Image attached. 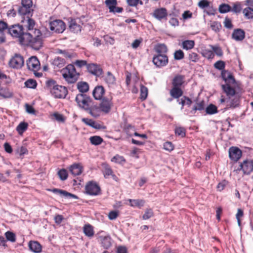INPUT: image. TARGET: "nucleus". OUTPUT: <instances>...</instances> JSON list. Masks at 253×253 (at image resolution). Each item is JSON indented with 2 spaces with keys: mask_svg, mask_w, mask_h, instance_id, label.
Returning a JSON list of instances; mask_svg holds the SVG:
<instances>
[{
  "mask_svg": "<svg viewBox=\"0 0 253 253\" xmlns=\"http://www.w3.org/2000/svg\"><path fill=\"white\" fill-rule=\"evenodd\" d=\"M195 45V42L193 40H185L182 42V47L184 49L190 50Z\"/></svg>",
  "mask_w": 253,
  "mask_h": 253,
  "instance_id": "36",
  "label": "nucleus"
},
{
  "mask_svg": "<svg viewBox=\"0 0 253 253\" xmlns=\"http://www.w3.org/2000/svg\"><path fill=\"white\" fill-rule=\"evenodd\" d=\"M52 64L54 66H56L57 68H61L65 65V61L62 58L57 57L53 60Z\"/></svg>",
  "mask_w": 253,
  "mask_h": 253,
  "instance_id": "37",
  "label": "nucleus"
},
{
  "mask_svg": "<svg viewBox=\"0 0 253 253\" xmlns=\"http://www.w3.org/2000/svg\"><path fill=\"white\" fill-rule=\"evenodd\" d=\"M223 24L224 27L228 29H231L233 27L231 19L227 17H225Z\"/></svg>",
  "mask_w": 253,
  "mask_h": 253,
  "instance_id": "62",
  "label": "nucleus"
},
{
  "mask_svg": "<svg viewBox=\"0 0 253 253\" xmlns=\"http://www.w3.org/2000/svg\"><path fill=\"white\" fill-rule=\"evenodd\" d=\"M23 57L20 54H16L9 61V65L14 69H20L24 65Z\"/></svg>",
  "mask_w": 253,
  "mask_h": 253,
  "instance_id": "7",
  "label": "nucleus"
},
{
  "mask_svg": "<svg viewBox=\"0 0 253 253\" xmlns=\"http://www.w3.org/2000/svg\"><path fill=\"white\" fill-rule=\"evenodd\" d=\"M214 67L218 70H222L225 68V63L221 60L218 61L214 63Z\"/></svg>",
  "mask_w": 253,
  "mask_h": 253,
  "instance_id": "59",
  "label": "nucleus"
},
{
  "mask_svg": "<svg viewBox=\"0 0 253 253\" xmlns=\"http://www.w3.org/2000/svg\"><path fill=\"white\" fill-rule=\"evenodd\" d=\"M82 167L79 164H74L69 168V171L74 175H79L82 172Z\"/></svg>",
  "mask_w": 253,
  "mask_h": 253,
  "instance_id": "27",
  "label": "nucleus"
},
{
  "mask_svg": "<svg viewBox=\"0 0 253 253\" xmlns=\"http://www.w3.org/2000/svg\"><path fill=\"white\" fill-rule=\"evenodd\" d=\"M61 72L63 77L69 84H73L78 79L80 74L76 71L74 65H68Z\"/></svg>",
  "mask_w": 253,
  "mask_h": 253,
  "instance_id": "2",
  "label": "nucleus"
},
{
  "mask_svg": "<svg viewBox=\"0 0 253 253\" xmlns=\"http://www.w3.org/2000/svg\"><path fill=\"white\" fill-rule=\"evenodd\" d=\"M153 216V212L152 209H148L146 210L145 213L143 215V219H148Z\"/></svg>",
  "mask_w": 253,
  "mask_h": 253,
  "instance_id": "60",
  "label": "nucleus"
},
{
  "mask_svg": "<svg viewBox=\"0 0 253 253\" xmlns=\"http://www.w3.org/2000/svg\"><path fill=\"white\" fill-rule=\"evenodd\" d=\"M242 151L240 149L236 147H232L229 150V155L230 158L237 162L242 156Z\"/></svg>",
  "mask_w": 253,
  "mask_h": 253,
  "instance_id": "16",
  "label": "nucleus"
},
{
  "mask_svg": "<svg viewBox=\"0 0 253 253\" xmlns=\"http://www.w3.org/2000/svg\"><path fill=\"white\" fill-rule=\"evenodd\" d=\"M184 52L180 49L175 51L174 53V58L175 60H181L184 58Z\"/></svg>",
  "mask_w": 253,
  "mask_h": 253,
  "instance_id": "57",
  "label": "nucleus"
},
{
  "mask_svg": "<svg viewBox=\"0 0 253 253\" xmlns=\"http://www.w3.org/2000/svg\"><path fill=\"white\" fill-rule=\"evenodd\" d=\"M9 26H8L7 24L3 21H0V32L3 33V31L4 30H7L8 32V29Z\"/></svg>",
  "mask_w": 253,
  "mask_h": 253,
  "instance_id": "64",
  "label": "nucleus"
},
{
  "mask_svg": "<svg viewBox=\"0 0 253 253\" xmlns=\"http://www.w3.org/2000/svg\"><path fill=\"white\" fill-rule=\"evenodd\" d=\"M82 121L87 125L91 126L96 129H100L101 128V125L99 124L96 123L95 122L91 119L88 118H83Z\"/></svg>",
  "mask_w": 253,
  "mask_h": 253,
  "instance_id": "32",
  "label": "nucleus"
},
{
  "mask_svg": "<svg viewBox=\"0 0 253 253\" xmlns=\"http://www.w3.org/2000/svg\"><path fill=\"white\" fill-rule=\"evenodd\" d=\"M188 59L192 62H196L199 60V56L195 52H190L188 54Z\"/></svg>",
  "mask_w": 253,
  "mask_h": 253,
  "instance_id": "55",
  "label": "nucleus"
},
{
  "mask_svg": "<svg viewBox=\"0 0 253 253\" xmlns=\"http://www.w3.org/2000/svg\"><path fill=\"white\" fill-rule=\"evenodd\" d=\"M48 190L53 192L54 194L59 195L61 197H64L67 198H74L75 199H78L79 198L76 195L69 193L67 191L62 189L53 188L52 189H48Z\"/></svg>",
  "mask_w": 253,
  "mask_h": 253,
  "instance_id": "15",
  "label": "nucleus"
},
{
  "mask_svg": "<svg viewBox=\"0 0 253 253\" xmlns=\"http://www.w3.org/2000/svg\"><path fill=\"white\" fill-rule=\"evenodd\" d=\"M111 161L117 164H123L126 162V160L123 156L116 155L112 158Z\"/></svg>",
  "mask_w": 253,
  "mask_h": 253,
  "instance_id": "46",
  "label": "nucleus"
},
{
  "mask_svg": "<svg viewBox=\"0 0 253 253\" xmlns=\"http://www.w3.org/2000/svg\"><path fill=\"white\" fill-rule=\"evenodd\" d=\"M238 170H242L245 174H250L253 171V161L251 160H244L240 165V169Z\"/></svg>",
  "mask_w": 253,
  "mask_h": 253,
  "instance_id": "11",
  "label": "nucleus"
},
{
  "mask_svg": "<svg viewBox=\"0 0 253 253\" xmlns=\"http://www.w3.org/2000/svg\"><path fill=\"white\" fill-rule=\"evenodd\" d=\"M27 66L29 70L36 71L40 68V63L37 57L32 56L27 61Z\"/></svg>",
  "mask_w": 253,
  "mask_h": 253,
  "instance_id": "12",
  "label": "nucleus"
},
{
  "mask_svg": "<svg viewBox=\"0 0 253 253\" xmlns=\"http://www.w3.org/2000/svg\"><path fill=\"white\" fill-rule=\"evenodd\" d=\"M5 236L7 241H9L11 242H15L16 241V236L15 234L11 232V231H7L5 233Z\"/></svg>",
  "mask_w": 253,
  "mask_h": 253,
  "instance_id": "49",
  "label": "nucleus"
},
{
  "mask_svg": "<svg viewBox=\"0 0 253 253\" xmlns=\"http://www.w3.org/2000/svg\"><path fill=\"white\" fill-rule=\"evenodd\" d=\"M148 95V89L147 88L141 85L140 86V98L142 100H145L147 97Z\"/></svg>",
  "mask_w": 253,
  "mask_h": 253,
  "instance_id": "52",
  "label": "nucleus"
},
{
  "mask_svg": "<svg viewBox=\"0 0 253 253\" xmlns=\"http://www.w3.org/2000/svg\"><path fill=\"white\" fill-rule=\"evenodd\" d=\"M68 93L66 87L58 85L51 91V95L55 98H64Z\"/></svg>",
  "mask_w": 253,
  "mask_h": 253,
  "instance_id": "9",
  "label": "nucleus"
},
{
  "mask_svg": "<svg viewBox=\"0 0 253 253\" xmlns=\"http://www.w3.org/2000/svg\"><path fill=\"white\" fill-rule=\"evenodd\" d=\"M32 0H22L21 5L18 8V13L21 15L26 16L23 20L27 19L33 15V9Z\"/></svg>",
  "mask_w": 253,
  "mask_h": 253,
  "instance_id": "3",
  "label": "nucleus"
},
{
  "mask_svg": "<svg viewBox=\"0 0 253 253\" xmlns=\"http://www.w3.org/2000/svg\"><path fill=\"white\" fill-rule=\"evenodd\" d=\"M157 54L166 55L168 51L167 46L165 44H158L155 48Z\"/></svg>",
  "mask_w": 253,
  "mask_h": 253,
  "instance_id": "31",
  "label": "nucleus"
},
{
  "mask_svg": "<svg viewBox=\"0 0 253 253\" xmlns=\"http://www.w3.org/2000/svg\"><path fill=\"white\" fill-rule=\"evenodd\" d=\"M232 38L237 41H242L245 37V33L241 29H235L232 35Z\"/></svg>",
  "mask_w": 253,
  "mask_h": 253,
  "instance_id": "21",
  "label": "nucleus"
},
{
  "mask_svg": "<svg viewBox=\"0 0 253 253\" xmlns=\"http://www.w3.org/2000/svg\"><path fill=\"white\" fill-rule=\"evenodd\" d=\"M204 109V102L201 101L198 103H197L196 105H195L192 109L191 110L190 112L192 114H195L197 110L201 111Z\"/></svg>",
  "mask_w": 253,
  "mask_h": 253,
  "instance_id": "48",
  "label": "nucleus"
},
{
  "mask_svg": "<svg viewBox=\"0 0 253 253\" xmlns=\"http://www.w3.org/2000/svg\"><path fill=\"white\" fill-rule=\"evenodd\" d=\"M105 93V89L102 85L96 86L93 90L92 94L95 100H101Z\"/></svg>",
  "mask_w": 253,
  "mask_h": 253,
  "instance_id": "17",
  "label": "nucleus"
},
{
  "mask_svg": "<svg viewBox=\"0 0 253 253\" xmlns=\"http://www.w3.org/2000/svg\"><path fill=\"white\" fill-rule=\"evenodd\" d=\"M106 83L109 85L113 84L115 83L116 79L110 72H108L104 78Z\"/></svg>",
  "mask_w": 253,
  "mask_h": 253,
  "instance_id": "38",
  "label": "nucleus"
},
{
  "mask_svg": "<svg viewBox=\"0 0 253 253\" xmlns=\"http://www.w3.org/2000/svg\"><path fill=\"white\" fill-rule=\"evenodd\" d=\"M174 145L172 142L170 141H167L163 144V148L169 152L172 151L174 149Z\"/></svg>",
  "mask_w": 253,
  "mask_h": 253,
  "instance_id": "56",
  "label": "nucleus"
},
{
  "mask_svg": "<svg viewBox=\"0 0 253 253\" xmlns=\"http://www.w3.org/2000/svg\"><path fill=\"white\" fill-rule=\"evenodd\" d=\"M28 246L30 250L35 253H40L42 251V246L37 241H30Z\"/></svg>",
  "mask_w": 253,
  "mask_h": 253,
  "instance_id": "23",
  "label": "nucleus"
},
{
  "mask_svg": "<svg viewBox=\"0 0 253 253\" xmlns=\"http://www.w3.org/2000/svg\"><path fill=\"white\" fill-rule=\"evenodd\" d=\"M58 175L62 180H66L68 177L67 171L65 169H62L58 172Z\"/></svg>",
  "mask_w": 253,
  "mask_h": 253,
  "instance_id": "53",
  "label": "nucleus"
},
{
  "mask_svg": "<svg viewBox=\"0 0 253 253\" xmlns=\"http://www.w3.org/2000/svg\"><path fill=\"white\" fill-rule=\"evenodd\" d=\"M49 29L54 33H62L66 29V25L61 20H55L49 23Z\"/></svg>",
  "mask_w": 253,
  "mask_h": 253,
  "instance_id": "5",
  "label": "nucleus"
},
{
  "mask_svg": "<svg viewBox=\"0 0 253 253\" xmlns=\"http://www.w3.org/2000/svg\"><path fill=\"white\" fill-rule=\"evenodd\" d=\"M219 12L220 13H225L231 10V7L228 4L222 3L219 6Z\"/></svg>",
  "mask_w": 253,
  "mask_h": 253,
  "instance_id": "42",
  "label": "nucleus"
},
{
  "mask_svg": "<svg viewBox=\"0 0 253 253\" xmlns=\"http://www.w3.org/2000/svg\"><path fill=\"white\" fill-rule=\"evenodd\" d=\"M175 134L183 137L185 136V130L182 127H177L175 129Z\"/></svg>",
  "mask_w": 253,
  "mask_h": 253,
  "instance_id": "58",
  "label": "nucleus"
},
{
  "mask_svg": "<svg viewBox=\"0 0 253 253\" xmlns=\"http://www.w3.org/2000/svg\"><path fill=\"white\" fill-rule=\"evenodd\" d=\"M243 13L245 17L247 19H252L253 18V9L250 7L245 8L243 10Z\"/></svg>",
  "mask_w": 253,
  "mask_h": 253,
  "instance_id": "43",
  "label": "nucleus"
},
{
  "mask_svg": "<svg viewBox=\"0 0 253 253\" xmlns=\"http://www.w3.org/2000/svg\"><path fill=\"white\" fill-rule=\"evenodd\" d=\"M82 26L78 23L77 20L72 19L69 22L70 30L74 33H78L81 31Z\"/></svg>",
  "mask_w": 253,
  "mask_h": 253,
  "instance_id": "20",
  "label": "nucleus"
},
{
  "mask_svg": "<svg viewBox=\"0 0 253 253\" xmlns=\"http://www.w3.org/2000/svg\"><path fill=\"white\" fill-rule=\"evenodd\" d=\"M240 103V96L237 94L234 96L227 98L226 108H235L239 106Z\"/></svg>",
  "mask_w": 253,
  "mask_h": 253,
  "instance_id": "13",
  "label": "nucleus"
},
{
  "mask_svg": "<svg viewBox=\"0 0 253 253\" xmlns=\"http://www.w3.org/2000/svg\"><path fill=\"white\" fill-rule=\"evenodd\" d=\"M99 106L94 105L91 104V103L88 106V109H86L85 111L88 113L91 116L94 118H97L99 116Z\"/></svg>",
  "mask_w": 253,
  "mask_h": 253,
  "instance_id": "19",
  "label": "nucleus"
},
{
  "mask_svg": "<svg viewBox=\"0 0 253 253\" xmlns=\"http://www.w3.org/2000/svg\"><path fill=\"white\" fill-rule=\"evenodd\" d=\"M184 76L181 75L175 76L172 80V85L173 87H180L184 83Z\"/></svg>",
  "mask_w": 253,
  "mask_h": 253,
  "instance_id": "22",
  "label": "nucleus"
},
{
  "mask_svg": "<svg viewBox=\"0 0 253 253\" xmlns=\"http://www.w3.org/2000/svg\"><path fill=\"white\" fill-rule=\"evenodd\" d=\"M113 173V170L110 167L108 166L105 167L104 170V175L105 177L106 178L107 176L112 175Z\"/></svg>",
  "mask_w": 253,
  "mask_h": 253,
  "instance_id": "63",
  "label": "nucleus"
},
{
  "mask_svg": "<svg viewBox=\"0 0 253 253\" xmlns=\"http://www.w3.org/2000/svg\"><path fill=\"white\" fill-rule=\"evenodd\" d=\"M209 46L212 50L214 55L216 54L217 56L219 57H221L223 55V51L222 49L218 45H213L210 44Z\"/></svg>",
  "mask_w": 253,
  "mask_h": 253,
  "instance_id": "40",
  "label": "nucleus"
},
{
  "mask_svg": "<svg viewBox=\"0 0 253 253\" xmlns=\"http://www.w3.org/2000/svg\"><path fill=\"white\" fill-rule=\"evenodd\" d=\"M13 96L12 92L7 87L0 88V96L3 98H9Z\"/></svg>",
  "mask_w": 253,
  "mask_h": 253,
  "instance_id": "33",
  "label": "nucleus"
},
{
  "mask_svg": "<svg viewBox=\"0 0 253 253\" xmlns=\"http://www.w3.org/2000/svg\"><path fill=\"white\" fill-rule=\"evenodd\" d=\"M101 246L105 249H109L112 245L111 238L109 236L100 237Z\"/></svg>",
  "mask_w": 253,
  "mask_h": 253,
  "instance_id": "28",
  "label": "nucleus"
},
{
  "mask_svg": "<svg viewBox=\"0 0 253 253\" xmlns=\"http://www.w3.org/2000/svg\"><path fill=\"white\" fill-rule=\"evenodd\" d=\"M154 17L159 20H161L162 19L165 18L167 16V11L166 9L164 8H161L156 9L154 12Z\"/></svg>",
  "mask_w": 253,
  "mask_h": 253,
  "instance_id": "26",
  "label": "nucleus"
},
{
  "mask_svg": "<svg viewBox=\"0 0 253 253\" xmlns=\"http://www.w3.org/2000/svg\"><path fill=\"white\" fill-rule=\"evenodd\" d=\"M231 84H225L221 85L222 89L223 91L226 93L227 98L234 96L238 93L235 91V89L231 86Z\"/></svg>",
  "mask_w": 253,
  "mask_h": 253,
  "instance_id": "18",
  "label": "nucleus"
},
{
  "mask_svg": "<svg viewBox=\"0 0 253 253\" xmlns=\"http://www.w3.org/2000/svg\"><path fill=\"white\" fill-rule=\"evenodd\" d=\"M206 112L208 114H215L217 112V107L213 104H210L206 108Z\"/></svg>",
  "mask_w": 253,
  "mask_h": 253,
  "instance_id": "50",
  "label": "nucleus"
},
{
  "mask_svg": "<svg viewBox=\"0 0 253 253\" xmlns=\"http://www.w3.org/2000/svg\"><path fill=\"white\" fill-rule=\"evenodd\" d=\"M86 192L90 195L96 196L100 193V188L98 185L94 182H89L85 186Z\"/></svg>",
  "mask_w": 253,
  "mask_h": 253,
  "instance_id": "8",
  "label": "nucleus"
},
{
  "mask_svg": "<svg viewBox=\"0 0 253 253\" xmlns=\"http://www.w3.org/2000/svg\"><path fill=\"white\" fill-rule=\"evenodd\" d=\"M242 10V7L241 3L239 2H236L233 4V6L232 8H231V10L232 12L238 13L241 12Z\"/></svg>",
  "mask_w": 253,
  "mask_h": 253,
  "instance_id": "54",
  "label": "nucleus"
},
{
  "mask_svg": "<svg viewBox=\"0 0 253 253\" xmlns=\"http://www.w3.org/2000/svg\"><path fill=\"white\" fill-rule=\"evenodd\" d=\"M105 3L110 11H113V8L117 4V0H106Z\"/></svg>",
  "mask_w": 253,
  "mask_h": 253,
  "instance_id": "45",
  "label": "nucleus"
},
{
  "mask_svg": "<svg viewBox=\"0 0 253 253\" xmlns=\"http://www.w3.org/2000/svg\"><path fill=\"white\" fill-rule=\"evenodd\" d=\"M23 25L14 24L9 26L8 33L18 39L19 43L29 45L35 50L40 49L43 44V36L41 31L34 29L35 21L31 18L22 20Z\"/></svg>",
  "mask_w": 253,
  "mask_h": 253,
  "instance_id": "1",
  "label": "nucleus"
},
{
  "mask_svg": "<svg viewBox=\"0 0 253 253\" xmlns=\"http://www.w3.org/2000/svg\"><path fill=\"white\" fill-rule=\"evenodd\" d=\"M210 2L207 0H201L198 4V6L204 9L210 6Z\"/></svg>",
  "mask_w": 253,
  "mask_h": 253,
  "instance_id": "61",
  "label": "nucleus"
},
{
  "mask_svg": "<svg viewBox=\"0 0 253 253\" xmlns=\"http://www.w3.org/2000/svg\"><path fill=\"white\" fill-rule=\"evenodd\" d=\"M75 100L78 106L85 111L88 109L89 105L92 102L91 98L89 96L84 93L77 94Z\"/></svg>",
  "mask_w": 253,
  "mask_h": 253,
  "instance_id": "4",
  "label": "nucleus"
},
{
  "mask_svg": "<svg viewBox=\"0 0 253 253\" xmlns=\"http://www.w3.org/2000/svg\"><path fill=\"white\" fill-rule=\"evenodd\" d=\"M113 104L111 98L104 97L101 99V101L99 104L100 110L103 113L107 114L110 112Z\"/></svg>",
  "mask_w": 253,
  "mask_h": 253,
  "instance_id": "10",
  "label": "nucleus"
},
{
  "mask_svg": "<svg viewBox=\"0 0 253 253\" xmlns=\"http://www.w3.org/2000/svg\"><path fill=\"white\" fill-rule=\"evenodd\" d=\"M87 69L90 73L97 77H100L103 74L102 68L96 64H88L87 65Z\"/></svg>",
  "mask_w": 253,
  "mask_h": 253,
  "instance_id": "14",
  "label": "nucleus"
},
{
  "mask_svg": "<svg viewBox=\"0 0 253 253\" xmlns=\"http://www.w3.org/2000/svg\"><path fill=\"white\" fill-rule=\"evenodd\" d=\"M77 88L82 93L87 92L89 89L88 84L84 82H80L77 84Z\"/></svg>",
  "mask_w": 253,
  "mask_h": 253,
  "instance_id": "35",
  "label": "nucleus"
},
{
  "mask_svg": "<svg viewBox=\"0 0 253 253\" xmlns=\"http://www.w3.org/2000/svg\"><path fill=\"white\" fill-rule=\"evenodd\" d=\"M221 77L226 84H234L235 80L231 74L227 71L223 70L221 72Z\"/></svg>",
  "mask_w": 253,
  "mask_h": 253,
  "instance_id": "25",
  "label": "nucleus"
},
{
  "mask_svg": "<svg viewBox=\"0 0 253 253\" xmlns=\"http://www.w3.org/2000/svg\"><path fill=\"white\" fill-rule=\"evenodd\" d=\"M201 54L203 57L208 59V60H211L214 57V53L211 48L208 49L207 48H204L202 49Z\"/></svg>",
  "mask_w": 253,
  "mask_h": 253,
  "instance_id": "29",
  "label": "nucleus"
},
{
  "mask_svg": "<svg viewBox=\"0 0 253 253\" xmlns=\"http://www.w3.org/2000/svg\"><path fill=\"white\" fill-rule=\"evenodd\" d=\"M37 85L36 81L33 79H29L25 82V85L28 88H35Z\"/></svg>",
  "mask_w": 253,
  "mask_h": 253,
  "instance_id": "51",
  "label": "nucleus"
},
{
  "mask_svg": "<svg viewBox=\"0 0 253 253\" xmlns=\"http://www.w3.org/2000/svg\"><path fill=\"white\" fill-rule=\"evenodd\" d=\"M211 28L212 30L217 33L221 30L222 26L220 22L218 21H213L211 24Z\"/></svg>",
  "mask_w": 253,
  "mask_h": 253,
  "instance_id": "44",
  "label": "nucleus"
},
{
  "mask_svg": "<svg viewBox=\"0 0 253 253\" xmlns=\"http://www.w3.org/2000/svg\"><path fill=\"white\" fill-rule=\"evenodd\" d=\"M90 143L94 145H98L103 142V139L99 136H93L89 138Z\"/></svg>",
  "mask_w": 253,
  "mask_h": 253,
  "instance_id": "41",
  "label": "nucleus"
},
{
  "mask_svg": "<svg viewBox=\"0 0 253 253\" xmlns=\"http://www.w3.org/2000/svg\"><path fill=\"white\" fill-rule=\"evenodd\" d=\"M46 85L48 90H50V93H51V91H52L58 84H56V82L53 80H49L46 82Z\"/></svg>",
  "mask_w": 253,
  "mask_h": 253,
  "instance_id": "47",
  "label": "nucleus"
},
{
  "mask_svg": "<svg viewBox=\"0 0 253 253\" xmlns=\"http://www.w3.org/2000/svg\"><path fill=\"white\" fill-rule=\"evenodd\" d=\"M28 125L27 123L21 122L16 127V130L19 134H22L28 128Z\"/></svg>",
  "mask_w": 253,
  "mask_h": 253,
  "instance_id": "39",
  "label": "nucleus"
},
{
  "mask_svg": "<svg viewBox=\"0 0 253 253\" xmlns=\"http://www.w3.org/2000/svg\"><path fill=\"white\" fill-rule=\"evenodd\" d=\"M152 61L157 67L162 68L168 64L169 59L167 55L156 54L153 56Z\"/></svg>",
  "mask_w": 253,
  "mask_h": 253,
  "instance_id": "6",
  "label": "nucleus"
},
{
  "mask_svg": "<svg viewBox=\"0 0 253 253\" xmlns=\"http://www.w3.org/2000/svg\"><path fill=\"white\" fill-rule=\"evenodd\" d=\"M183 91L180 87H172L169 91V94L172 98L179 99L180 97H182Z\"/></svg>",
  "mask_w": 253,
  "mask_h": 253,
  "instance_id": "24",
  "label": "nucleus"
},
{
  "mask_svg": "<svg viewBox=\"0 0 253 253\" xmlns=\"http://www.w3.org/2000/svg\"><path fill=\"white\" fill-rule=\"evenodd\" d=\"M83 231L84 234L88 237H92L94 235L93 227L89 224L84 226Z\"/></svg>",
  "mask_w": 253,
  "mask_h": 253,
  "instance_id": "34",
  "label": "nucleus"
},
{
  "mask_svg": "<svg viewBox=\"0 0 253 253\" xmlns=\"http://www.w3.org/2000/svg\"><path fill=\"white\" fill-rule=\"evenodd\" d=\"M130 205L132 207H138L141 208L144 205L145 201L143 200L140 199H128Z\"/></svg>",
  "mask_w": 253,
  "mask_h": 253,
  "instance_id": "30",
  "label": "nucleus"
}]
</instances>
